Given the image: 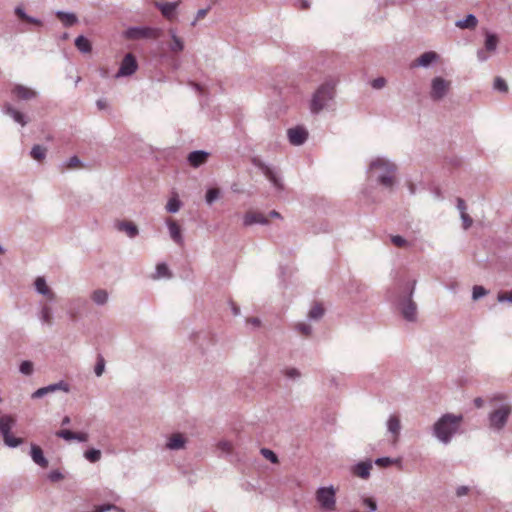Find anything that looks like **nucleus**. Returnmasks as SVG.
Masks as SVG:
<instances>
[{
	"label": "nucleus",
	"instance_id": "72a5a7b5",
	"mask_svg": "<svg viewBox=\"0 0 512 512\" xmlns=\"http://www.w3.org/2000/svg\"><path fill=\"white\" fill-rule=\"evenodd\" d=\"M325 310L320 303H315L309 310L307 317L310 321H319L324 316Z\"/></svg>",
	"mask_w": 512,
	"mask_h": 512
},
{
	"label": "nucleus",
	"instance_id": "49530a36",
	"mask_svg": "<svg viewBox=\"0 0 512 512\" xmlns=\"http://www.w3.org/2000/svg\"><path fill=\"white\" fill-rule=\"evenodd\" d=\"M104 370H105V359L101 354H99L97 356V362L94 367V373L97 377H100L104 373Z\"/></svg>",
	"mask_w": 512,
	"mask_h": 512
},
{
	"label": "nucleus",
	"instance_id": "bf43d9fd",
	"mask_svg": "<svg viewBox=\"0 0 512 512\" xmlns=\"http://www.w3.org/2000/svg\"><path fill=\"white\" fill-rule=\"evenodd\" d=\"M469 491H470V488L468 486L462 485V486L457 487L456 495L458 497H463V496L467 495L469 493Z\"/></svg>",
	"mask_w": 512,
	"mask_h": 512
},
{
	"label": "nucleus",
	"instance_id": "4c0bfd02",
	"mask_svg": "<svg viewBox=\"0 0 512 512\" xmlns=\"http://www.w3.org/2000/svg\"><path fill=\"white\" fill-rule=\"evenodd\" d=\"M497 44H498V39L496 37V35L492 34V33H487L486 34V39H485V50L488 51V52H494L497 48Z\"/></svg>",
	"mask_w": 512,
	"mask_h": 512
},
{
	"label": "nucleus",
	"instance_id": "37998d69",
	"mask_svg": "<svg viewBox=\"0 0 512 512\" xmlns=\"http://www.w3.org/2000/svg\"><path fill=\"white\" fill-rule=\"evenodd\" d=\"M181 207V201L177 197H172L166 204V210L169 213H177Z\"/></svg>",
	"mask_w": 512,
	"mask_h": 512
},
{
	"label": "nucleus",
	"instance_id": "5701e85b",
	"mask_svg": "<svg viewBox=\"0 0 512 512\" xmlns=\"http://www.w3.org/2000/svg\"><path fill=\"white\" fill-rule=\"evenodd\" d=\"M30 456L35 464L40 466L41 468L48 467V460L44 456L43 450L36 444H31L30 447Z\"/></svg>",
	"mask_w": 512,
	"mask_h": 512
},
{
	"label": "nucleus",
	"instance_id": "603ef678",
	"mask_svg": "<svg viewBox=\"0 0 512 512\" xmlns=\"http://www.w3.org/2000/svg\"><path fill=\"white\" fill-rule=\"evenodd\" d=\"M391 242L397 247H406L408 245V241L400 235L392 236Z\"/></svg>",
	"mask_w": 512,
	"mask_h": 512
},
{
	"label": "nucleus",
	"instance_id": "0e129e2a",
	"mask_svg": "<svg viewBox=\"0 0 512 512\" xmlns=\"http://www.w3.org/2000/svg\"><path fill=\"white\" fill-rule=\"evenodd\" d=\"M208 11H209V8L199 9L197 11L196 18L198 20L204 18L207 15Z\"/></svg>",
	"mask_w": 512,
	"mask_h": 512
},
{
	"label": "nucleus",
	"instance_id": "79ce46f5",
	"mask_svg": "<svg viewBox=\"0 0 512 512\" xmlns=\"http://www.w3.org/2000/svg\"><path fill=\"white\" fill-rule=\"evenodd\" d=\"M220 197V190L218 188H210L205 195V201L208 205H212Z\"/></svg>",
	"mask_w": 512,
	"mask_h": 512
},
{
	"label": "nucleus",
	"instance_id": "e433bc0d",
	"mask_svg": "<svg viewBox=\"0 0 512 512\" xmlns=\"http://www.w3.org/2000/svg\"><path fill=\"white\" fill-rule=\"evenodd\" d=\"M47 149L42 145H34L30 151V155L33 159L41 161L46 157Z\"/></svg>",
	"mask_w": 512,
	"mask_h": 512
},
{
	"label": "nucleus",
	"instance_id": "f257e3e1",
	"mask_svg": "<svg viewBox=\"0 0 512 512\" xmlns=\"http://www.w3.org/2000/svg\"><path fill=\"white\" fill-rule=\"evenodd\" d=\"M397 165L385 156H376L367 167L369 180L392 192L396 186Z\"/></svg>",
	"mask_w": 512,
	"mask_h": 512
},
{
	"label": "nucleus",
	"instance_id": "c03bdc74",
	"mask_svg": "<svg viewBox=\"0 0 512 512\" xmlns=\"http://www.w3.org/2000/svg\"><path fill=\"white\" fill-rule=\"evenodd\" d=\"M489 293V291L481 286V285H475L472 289V299L474 301L479 300L480 298L486 296Z\"/></svg>",
	"mask_w": 512,
	"mask_h": 512
},
{
	"label": "nucleus",
	"instance_id": "8fccbe9b",
	"mask_svg": "<svg viewBox=\"0 0 512 512\" xmlns=\"http://www.w3.org/2000/svg\"><path fill=\"white\" fill-rule=\"evenodd\" d=\"M394 462L395 460L390 457H380L374 461V463L380 467H388L392 465Z\"/></svg>",
	"mask_w": 512,
	"mask_h": 512
},
{
	"label": "nucleus",
	"instance_id": "bb28decb",
	"mask_svg": "<svg viewBox=\"0 0 512 512\" xmlns=\"http://www.w3.org/2000/svg\"><path fill=\"white\" fill-rule=\"evenodd\" d=\"M168 33L171 37L172 43L170 44V51L173 53H180L184 50V41L177 35V31L174 28H170Z\"/></svg>",
	"mask_w": 512,
	"mask_h": 512
},
{
	"label": "nucleus",
	"instance_id": "864d4df0",
	"mask_svg": "<svg viewBox=\"0 0 512 512\" xmlns=\"http://www.w3.org/2000/svg\"><path fill=\"white\" fill-rule=\"evenodd\" d=\"M497 300L500 303L512 302V291L498 293Z\"/></svg>",
	"mask_w": 512,
	"mask_h": 512
},
{
	"label": "nucleus",
	"instance_id": "f3484780",
	"mask_svg": "<svg viewBox=\"0 0 512 512\" xmlns=\"http://www.w3.org/2000/svg\"><path fill=\"white\" fill-rule=\"evenodd\" d=\"M34 287L38 294L47 297L50 301L55 300V293L48 287L46 279L39 276L34 281Z\"/></svg>",
	"mask_w": 512,
	"mask_h": 512
},
{
	"label": "nucleus",
	"instance_id": "aec40b11",
	"mask_svg": "<svg viewBox=\"0 0 512 512\" xmlns=\"http://www.w3.org/2000/svg\"><path fill=\"white\" fill-rule=\"evenodd\" d=\"M186 442V438L181 433H174L168 438L166 448L171 451L182 450L185 448Z\"/></svg>",
	"mask_w": 512,
	"mask_h": 512
},
{
	"label": "nucleus",
	"instance_id": "c756f323",
	"mask_svg": "<svg viewBox=\"0 0 512 512\" xmlns=\"http://www.w3.org/2000/svg\"><path fill=\"white\" fill-rule=\"evenodd\" d=\"M117 229L125 232L129 238H135L139 233L138 227L130 221L119 222L117 224Z\"/></svg>",
	"mask_w": 512,
	"mask_h": 512
},
{
	"label": "nucleus",
	"instance_id": "6e6d98bb",
	"mask_svg": "<svg viewBox=\"0 0 512 512\" xmlns=\"http://www.w3.org/2000/svg\"><path fill=\"white\" fill-rule=\"evenodd\" d=\"M460 217L463 223V228L465 230L470 228L473 223L472 218L466 212L461 213Z\"/></svg>",
	"mask_w": 512,
	"mask_h": 512
},
{
	"label": "nucleus",
	"instance_id": "680f3d73",
	"mask_svg": "<svg viewBox=\"0 0 512 512\" xmlns=\"http://www.w3.org/2000/svg\"><path fill=\"white\" fill-rule=\"evenodd\" d=\"M457 209L459 210L460 214L466 212V204L462 198H457Z\"/></svg>",
	"mask_w": 512,
	"mask_h": 512
},
{
	"label": "nucleus",
	"instance_id": "2f4dec72",
	"mask_svg": "<svg viewBox=\"0 0 512 512\" xmlns=\"http://www.w3.org/2000/svg\"><path fill=\"white\" fill-rule=\"evenodd\" d=\"M55 14L63 22L65 27H71L78 22L77 16L72 12L58 10Z\"/></svg>",
	"mask_w": 512,
	"mask_h": 512
},
{
	"label": "nucleus",
	"instance_id": "9b49d317",
	"mask_svg": "<svg viewBox=\"0 0 512 512\" xmlns=\"http://www.w3.org/2000/svg\"><path fill=\"white\" fill-rule=\"evenodd\" d=\"M2 113L9 116L16 124L21 127H25L29 122L30 118L27 114L14 107L11 103H4L2 106Z\"/></svg>",
	"mask_w": 512,
	"mask_h": 512
},
{
	"label": "nucleus",
	"instance_id": "13d9d810",
	"mask_svg": "<svg viewBox=\"0 0 512 512\" xmlns=\"http://www.w3.org/2000/svg\"><path fill=\"white\" fill-rule=\"evenodd\" d=\"M489 57H490V55L488 54V51L485 50V48L478 50L477 58L480 62H484V61L488 60Z\"/></svg>",
	"mask_w": 512,
	"mask_h": 512
},
{
	"label": "nucleus",
	"instance_id": "f8f14e48",
	"mask_svg": "<svg viewBox=\"0 0 512 512\" xmlns=\"http://www.w3.org/2000/svg\"><path fill=\"white\" fill-rule=\"evenodd\" d=\"M11 95L19 101H30L36 99L39 93L35 89L23 84H14L11 88Z\"/></svg>",
	"mask_w": 512,
	"mask_h": 512
},
{
	"label": "nucleus",
	"instance_id": "473e14b6",
	"mask_svg": "<svg viewBox=\"0 0 512 512\" xmlns=\"http://www.w3.org/2000/svg\"><path fill=\"white\" fill-rule=\"evenodd\" d=\"M478 20L475 15L468 14L464 19L455 22L456 27L461 29H472L476 27Z\"/></svg>",
	"mask_w": 512,
	"mask_h": 512
},
{
	"label": "nucleus",
	"instance_id": "a19ab883",
	"mask_svg": "<svg viewBox=\"0 0 512 512\" xmlns=\"http://www.w3.org/2000/svg\"><path fill=\"white\" fill-rule=\"evenodd\" d=\"M84 457L91 463H96L101 458V451L95 448H91L85 451Z\"/></svg>",
	"mask_w": 512,
	"mask_h": 512
},
{
	"label": "nucleus",
	"instance_id": "774afa93",
	"mask_svg": "<svg viewBox=\"0 0 512 512\" xmlns=\"http://www.w3.org/2000/svg\"><path fill=\"white\" fill-rule=\"evenodd\" d=\"M408 190L411 195H414L416 193V186L413 183H409Z\"/></svg>",
	"mask_w": 512,
	"mask_h": 512
},
{
	"label": "nucleus",
	"instance_id": "412c9836",
	"mask_svg": "<svg viewBox=\"0 0 512 512\" xmlns=\"http://www.w3.org/2000/svg\"><path fill=\"white\" fill-rule=\"evenodd\" d=\"M179 5V2H156L155 7L159 9L162 15L168 19L172 20L175 17L176 9Z\"/></svg>",
	"mask_w": 512,
	"mask_h": 512
},
{
	"label": "nucleus",
	"instance_id": "393cba45",
	"mask_svg": "<svg viewBox=\"0 0 512 512\" xmlns=\"http://www.w3.org/2000/svg\"><path fill=\"white\" fill-rule=\"evenodd\" d=\"M439 55L434 51H427L421 54L414 66H419L423 68H428L432 63L438 61Z\"/></svg>",
	"mask_w": 512,
	"mask_h": 512
},
{
	"label": "nucleus",
	"instance_id": "e2e57ef3",
	"mask_svg": "<svg viewBox=\"0 0 512 512\" xmlns=\"http://www.w3.org/2000/svg\"><path fill=\"white\" fill-rule=\"evenodd\" d=\"M80 163V160L77 156H72L71 158L68 159L67 161V166L72 168V167H75L76 165H78Z\"/></svg>",
	"mask_w": 512,
	"mask_h": 512
},
{
	"label": "nucleus",
	"instance_id": "b1692460",
	"mask_svg": "<svg viewBox=\"0 0 512 512\" xmlns=\"http://www.w3.org/2000/svg\"><path fill=\"white\" fill-rule=\"evenodd\" d=\"M56 436L66 441L76 440L78 442H86L88 440V435L86 433L73 432L68 429L56 432Z\"/></svg>",
	"mask_w": 512,
	"mask_h": 512
},
{
	"label": "nucleus",
	"instance_id": "a878e982",
	"mask_svg": "<svg viewBox=\"0 0 512 512\" xmlns=\"http://www.w3.org/2000/svg\"><path fill=\"white\" fill-rule=\"evenodd\" d=\"M14 13L22 21H25L37 27L43 26V22L40 19L29 16L21 5L15 7Z\"/></svg>",
	"mask_w": 512,
	"mask_h": 512
},
{
	"label": "nucleus",
	"instance_id": "4be33fe9",
	"mask_svg": "<svg viewBox=\"0 0 512 512\" xmlns=\"http://www.w3.org/2000/svg\"><path fill=\"white\" fill-rule=\"evenodd\" d=\"M166 225L168 227V230H169V235L171 237V239L178 245H183L184 243V238L182 236V231H181V228L180 226L177 224L176 221L172 220V219H167L166 220Z\"/></svg>",
	"mask_w": 512,
	"mask_h": 512
},
{
	"label": "nucleus",
	"instance_id": "58836bf2",
	"mask_svg": "<svg viewBox=\"0 0 512 512\" xmlns=\"http://www.w3.org/2000/svg\"><path fill=\"white\" fill-rule=\"evenodd\" d=\"M171 272L165 263H158L156 266V272L154 275L155 279L158 278H170Z\"/></svg>",
	"mask_w": 512,
	"mask_h": 512
},
{
	"label": "nucleus",
	"instance_id": "f704fd0d",
	"mask_svg": "<svg viewBox=\"0 0 512 512\" xmlns=\"http://www.w3.org/2000/svg\"><path fill=\"white\" fill-rule=\"evenodd\" d=\"M75 46L83 54H87L92 51V45L90 41L83 35H79L75 39Z\"/></svg>",
	"mask_w": 512,
	"mask_h": 512
},
{
	"label": "nucleus",
	"instance_id": "052dcab7",
	"mask_svg": "<svg viewBox=\"0 0 512 512\" xmlns=\"http://www.w3.org/2000/svg\"><path fill=\"white\" fill-rule=\"evenodd\" d=\"M246 323L252 325L253 328H259L262 322L258 317H251L246 319Z\"/></svg>",
	"mask_w": 512,
	"mask_h": 512
},
{
	"label": "nucleus",
	"instance_id": "ddd939ff",
	"mask_svg": "<svg viewBox=\"0 0 512 512\" xmlns=\"http://www.w3.org/2000/svg\"><path fill=\"white\" fill-rule=\"evenodd\" d=\"M56 391H63L65 393H68L70 391V387H69L68 383L61 380L57 383H53V384H50L45 387H41V388L37 389L36 391H34L32 393L31 398L32 399H40V398H43L44 396H46L50 393H54Z\"/></svg>",
	"mask_w": 512,
	"mask_h": 512
},
{
	"label": "nucleus",
	"instance_id": "dca6fc26",
	"mask_svg": "<svg viewBox=\"0 0 512 512\" xmlns=\"http://www.w3.org/2000/svg\"><path fill=\"white\" fill-rule=\"evenodd\" d=\"M258 167L261 169L263 174L267 177V179L272 183V185L277 190L283 189V184L281 178L277 175V173L267 164L259 163Z\"/></svg>",
	"mask_w": 512,
	"mask_h": 512
},
{
	"label": "nucleus",
	"instance_id": "2eb2a0df",
	"mask_svg": "<svg viewBox=\"0 0 512 512\" xmlns=\"http://www.w3.org/2000/svg\"><path fill=\"white\" fill-rule=\"evenodd\" d=\"M373 467V463L371 460L367 459L365 461H360L354 464L350 471L354 476H357L361 479H368L371 474V470Z\"/></svg>",
	"mask_w": 512,
	"mask_h": 512
},
{
	"label": "nucleus",
	"instance_id": "423d86ee",
	"mask_svg": "<svg viewBox=\"0 0 512 512\" xmlns=\"http://www.w3.org/2000/svg\"><path fill=\"white\" fill-rule=\"evenodd\" d=\"M315 500L321 510L334 511L336 509V489L333 485L319 487L315 493Z\"/></svg>",
	"mask_w": 512,
	"mask_h": 512
},
{
	"label": "nucleus",
	"instance_id": "9d476101",
	"mask_svg": "<svg viewBox=\"0 0 512 512\" xmlns=\"http://www.w3.org/2000/svg\"><path fill=\"white\" fill-rule=\"evenodd\" d=\"M450 82L442 77H435L431 81L430 97L434 101H439L445 97L449 90Z\"/></svg>",
	"mask_w": 512,
	"mask_h": 512
},
{
	"label": "nucleus",
	"instance_id": "4d7b16f0",
	"mask_svg": "<svg viewBox=\"0 0 512 512\" xmlns=\"http://www.w3.org/2000/svg\"><path fill=\"white\" fill-rule=\"evenodd\" d=\"M386 80L383 77H378L371 82L374 89H381L385 86Z\"/></svg>",
	"mask_w": 512,
	"mask_h": 512
},
{
	"label": "nucleus",
	"instance_id": "f03ea898",
	"mask_svg": "<svg viewBox=\"0 0 512 512\" xmlns=\"http://www.w3.org/2000/svg\"><path fill=\"white\" fill-rule=\"evenodd\" d=\"M462 422V414L445 413L433 424L432 435L441 444L448 445L456 435L460 434Z\"/></svg>",
	"mask_w": 512,
	"mask_h": 512
},
{
	"label": "nucleus",
	"instance_id": "c85d7f7f",
	"mask_svg": "<svg viewBox=\"0 0 512 512\" xmlns=\"http://www.w3.org/2000/svg\"><path fill=\"white\" fill-rule=\"evenodd\" d=\"M90 298L95 305L104 306L109 301V293L107 290L99 288L92 291Z\"/></svg>",
	"mask_w": 512,
	"mask_h": 512
},
{
	"label": "nucleus",
	"instance_id": "c9c22d12",
	"mask_svg": "<svg viewBox=\"0 0 512 512\" xmlns=\"http://www.w3.org/2000/svg\"><path fill=\"white\" fill-rule=\"evenodd\" d=\"M294 330L302 335V336H310L313 332V328L310 324L306 323V322H297L295 325H294Z\"/></svg>",
	"mask_w": 512,
	"mask_h": 512
},
{
	"label": "nucleus",
	"instance_id": "1a4fd4ad",
	"mask_svg": "<svg viewBox=\"0 0 512 512\" xmlns=\"http://www.w3.org/2000/svg\"><path fill=\"white\" fill-rule=\"evenodd\" d=\"M138 69L136 57L132 53H127L121 61L120 67L115 74V78L129 77Z\"/></svg>",
	"mask_w": 512,
	"mask_h": 512
},
{
	"label": "nucleus",
	"instance_id": "a211bd4d",
	"mask_svg": "<svg viewBox=\"0 0 512 512\" xmlns=\"http://www.w3.org/2000/svg\"><path fill=\"white\" fill-rule=\"evenodd\" d=\"M268 218L259 212H247L243 217V225L248 227L254 224L267 225Z\"/></svg>",
	"mask_w": 512,
	"mask_h": 512
},
{
	"label": "nucleus",
	"instance_id": "338daca9",
	"mask_svg": "<svg viewBox=\"0 0 512 512\" xmlns=\"http://www.w3.org/2000/svg\"><path fill=\"white\" fill-rule=\"evenodd\" d=\"M299 3H300V8H302V9H308L310 6V3L308 0H300Z\"/></svg>",
	"mask_w": 512,
	"mask_h": 512
},
{
	"label": "nucleus",
	"instance_id": "de8ad7c7",
	"mask_svg": "<svg viewBox=\"0 0 512 512\" xmlns=\"http://www.w3.org/2000/svg\"><path fill=\"white\" fill-rule=\"evenodd\" d=\"M260 453L265 459L269 460L273 464H276L279 461L276 453H274L272 450L268 448H262L260 450Z\"/></svg>",
	"mask_w": 512,
	"mask_h": 512
},
{
	"label": "nucleus",
	"instance_id": "5fc2aeb1",
	"mask_svg": "<svg viewBox=\"0 0 512 512\" xmlns=\"http://www.w3.org/2000/svg\"><path fill=\"white\" fill-rule=\"evenodd\" d=\"M64 478L63 474L59 470H52L48 473V479L51 482H57Z\"/></svg>",
	"mask_w": 512,
	"mask_h": 512
},
{
	"label": "nucleus",
	"instance_id": "7ed1b4c3",
	"mask_svg": "<svg viewBox=\"0 0 512 512\" xmlns=\"http://www.w3.org/2000/svg\"><path fill=\"white\" fill-rule=\"evenodd\" d=\"M416 280L407 283L401 293L393 299V303L399 309L406 321L414 322L417 319V305L412 297L415 291Z\"/></svg>",
	"mask_w": 512,
	"mask_h": 512
},
{
	"label": "nucleus",
	"instance_id": "6e6552de",
	"mask_svg": "<svg viewBox=\"0 0 512 512\" xmlns=\"http://www.w3.org/2000/svg\"><path fill=\"white\" fill-rule=\"evenodd\" d=\"M161 35V28L149 26H132L123 32V37L128 40L158 39Z\"/></svg>",
	"mask_w": 512,
	"mask_h": 512
},
{
	"label": "nucleus",
	"instance_id": "7c9ffc66",
	"mask_svg": "<svg viewBox=\"0 0 512 512\" xmlns=\"http://www.w3.org/2000/svg\"><path fill=\"white\" fill-rule=\"evenodd\" d=\"M387 430L389 433H391L395 439L399 437L400 430H401V423L400 419L396 415H391L387 420Z\"/></svg>",
	"mask_w": 512,
	"mask_h": 512
},
{
	"label": "nucleus",
	"instance_id": "0eeeda50",
	"mask_svg": "<svg viewBox=\"0 0 512 512\" xmlns=\"http://www.w3.org/2000/svg\"><path fill=\"white\" fill-rule=\"evenodd\" d=\"M511 413L509 405H499L494 407L488 414V426L494 432H500L507 424Z\"/></svg>",
	"mask_w": 512,
	"mask_h": 512
},
{
	"label": "nucleus",
	"instance_id": "ea45409f",
	"mask_svg": "<svg viewBox=\"0 0 512 512\" xmlns=\"http://www.w3.org/2000/svg\"><path fill=\"white\" fill-rule=\"evenodd\" d=\"M217 450L220 451L221 454L229 456L233 452V445L230 441L221 440L217 443Z\"/></svg>",
	"mask_w": 512,
	"mask_h": 512
},
{
	"label": "nucleus",
	"instance_id": "20e7f679",
	"mask_svg": "<svg viewBox=\"0 0 512 512\" xmlns=\"http://www.w3.org/2000/svg\"><path fill=\"white\" fill-rule=\"evenodd\" d=\"M335 86L336 83L334 81H327L317 88L312 95L309 105L312 114L317 115L329 107L335 97Z\"/></svg>",
	"mask_w": 512,
	"mask_h": 512
},
{
	"label": "nucleus",
	"instance_id": "6ab92c4d",
	"mask_svg": "<svg viewBox=\"0 0 512 512\" xmlns=\"http://www.w3.org/2000/svg\"><path fill=\"white\" fill-rule=\"evenodd\" d=\"M209 155V152L205 150H195L189 153L187 161L192 167L198 168L207 161Z\"/></svg>",
	"mask_w": 512,
	"mask_h": 512
},
{
	"label": "nucleus",
	"instance_id": "3c124183",
	"mask_svg": "<svg viewBox=\"0 0 512 512\" xmlns=\"http://www.w3.org/2000/svg\"><path fill=\"white\" fill-rule=\"evenodd\" d=\"M283 373L287 378L293 379V380L298 379L301 376L300 371L296 368H287L284 370Z\"/></svg>",
	"mask_w": 512,
	"mask_h": 512
},
{
	"label": "nucleus",
	"instance_id": "39448f33",
	"mask_svg": "<svg viewBox=\"0 0 512 512\" xmlns=\"http://www.w3.org/2000/svg\"><path fill=\"white\" fill-rule=\"evenodd\" d=\"M17 420L10 414L0 415V436L5 446L17 448L24 443V439L12 434V429L16 426Z\"/></svg>",
	"mask_w": 512,
	"mask_h": 512
},
{
	"label": "nucleus",
	"instance_id": "4468645a",
	"mask_svg": "<svg viewBox=\"0 0 512 512\" xmlns=\"http://www.w3.org/2000/svg\"><path fill=\"white\" fill-rule=\"evenodd\" d=\"M287 137L290 144L301 146L308 139V131L303 126L292 127L287 130Z\"/></svg>",
	"mask_w": 512,
	"mask_h": 512
},
{
	"label": "nucleus",
	"instance_id": "69168bd1",
	"mask_svg": "<svg viewBox=\"0 0 512 512\" xmlns=\"http://www.w3.org/2000/svg\"><path fill=\"white\" fill-rule=\"evenodd\" d=\"M96 105L99 109H105L107 107V103L104 99H98Z\"/></svg>",
	"mask_w": 512,
	"mask_h": 512
},
{
	"label": "nucleus",
	"instance_id": "cd10ccee",
	"mask_svg": "<svg viewBox=\"0 0 512 512\" xmlns=\"http://www.w3.org/2000/svg\"><path fill=\"white\" fill-rule=\"evenodd\" d=\"M38 318L42 324L51 326L53 324L52 308L48 304H40Z\"/></svg>",
	"mask_w": 512,
	"mask_h": 512
},
{
	"label": "nucleus",
	"instance_id": "a18cd8bd",
	"mask_svg": "<svg viewBox=\"0 0 512 512\" xmlns=\"http://www.w3.org/2000/svg\"><path fill=\"white\" fill-rule=\"evenodd\" d=\"M19 371L21 374L30 376L32 375L34 369H33V363L29 360L22 361L19 366Z\"/></svg>",
	"mask_w": 512,
	"mask_h": 512
},
{
	"label": "nucleus",
	"instance_id": "09e8293b",
	"mask_svg": "<svg viewBox=\"0 0 512 512\" xmlns=\"http://www.w3.org/2000/svg\"><path fill=\"white\" fill-rule=\"evenodd\" d=\"M493 87L495 90L500 92L508 91L507 83L501 77L495 78Z\"/></svg>",
	"mask_w": 512,
	"mask_h": 512
}]
</instances>
